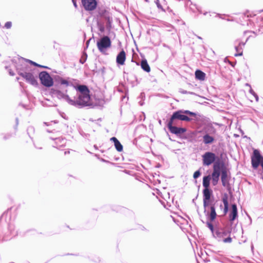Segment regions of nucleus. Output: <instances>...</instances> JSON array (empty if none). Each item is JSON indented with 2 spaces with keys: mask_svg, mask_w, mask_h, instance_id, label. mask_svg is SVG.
Segmentation results:
<instances>
[{
  "mask_svg": "<svg viewBox=\"0 0 263 263\" xmlns=\"http://www.w3.org/2000/svg\"><path fill=\"white\" fill-rule=\"evenodd\" d=\"M230 177L228 176V172L226 170H223L221 172V180L222 185L226 187L228 189H230V184L229 183Z\"/></svg>",
  "mask_w": 263,
  "mask_h": 263,
  "instance_id": "obj_11",
  "label": "nucleus"
},
{
  "mask_svg": "<svg viewBox=\"0 0 263 263\" xmlns=\"http://www.w3.org/2000/svg\"><path fill=\"white\" fill-rule=\"evenodd\" d=\"M173 122L168 121L167 123V127L170 132L176 135L183 134L186 132L184 128L177 127L175 126H172Z\"/></svg>",
  "mask_w": 263,
  "mask_h": 263,
  "instance_id": "obj_10",
  "label": "nucleus"
},
{
  "mask_svg": "<svg viewBox=\"0 0 263 263\" xmlns=\"http://www.w3.org/2000/svg\"><path fill=\"white\" fill-rule=\"evenodd\" d=\"M51 93L53 96L56 97L59 99H65L68 101L70 103V100H71L69 98V97L67 95H65L60 90L52 89L51 90Z\"/></svg>",
  "mask_w": 263,
  "mask_h": 263,
  "instance_id": "obj_14",
  "label": "nucleus"
},
{
  "mask_svg": "<svg viewBox=\"0 0 263 263\" xmlns=\"http://www.w3.org/2000/svg\"><path fill=\"white\" fill-rule=\"evenodd\" d=\"M126 60V53L122 50L120 51L117 56L116 62L118 64L123 65L125 63Z\"/></svg>",
  "mask_w": 263,
  "mask_h": 263,
  "instance_id": "obj_15",
  "label": "nucleus"
},
{
  "mask_svg": "<svg viewBox=\"0 0 263 263\" xmlns=\"http://www.w3.org/2000/svg\"><path fill=\"white\" fill-rule=\"evenodd\" d=\"M207 225H208V228L213 232V230H214V227H213V224L210 222H207Z\"/></svg>",
  "mask_w": 263,
  "mask_h": 263,
  "instance_id": "obj_28",
  "label": "nucleus"
},
{
  "mask_svg": "<svg viewBox=\"0 0 263 263\" xmlns=\"http://www.w3.org/2000/svg\"><path fill=\"white\" fill-rule=\"evenodd\" d=\"M183 114L192 116H196V114L195 112L190 111V110L183 111L181 110H179L174 112L173 114L169 121L173 122L174 119H177L181 121H190L191 120V119H190L189 117L184 115Z\"/></svg>",
  "mask_w": 263,
  "mask_h": 263,
  "instance_id": "obj_2",
  "label": "nucleus"
},
{
  "mask_svg": "<svg viewBox=\"0 0 263 263\" xmlns=\"http://www.w3.org/2000/svg\"><path fill=\"white\" fill-rule=\"evenodd\" d=\"M222 204H221V205H220V208H222Z\"/></svg>",
  "mask_w": 263,
  "mask_h": 263,
  "instance_id": "obj_33",
  "label": "nucleus"
},
{
  "mask_svg": "<svg viewBox=\"0 0 263 263\" xmlns=\"http://www.w3.org/2000/svg\"><path fill=\"white\" fill-rule=\"evenodd\" d=\"M82 3L85 9L87 11H92L97 7L96 0H82Z\"/></svg>",
  "mask_w": 263,
  "mask_h": 263,
  "instance_id": "obj_9",
  "label": "nucleus"
},
{
  "mask_svg": "<svg viewBox=\"0 0 263 263\" xmlns=\"http://www.w3.org/2000/svg\"><path fill=\"white\" fill-rule=\"evenodd\" d=\"M211 179V175H208L203 178V186L204 187V189L203 190V203L204 209L208 206L211 205L209 217L210 220L211 221H213L216 219L217 214L214 205L211 204L212 191L209 189Z\"/></svg>",
  "mask_w": 263,
  "mask_h": 263,
  "instance_id": "obj_1",
  "label": "nucleus"
},
{
  "mask_svg": "<svg viewBox=\"0 0 263 263\" xmlns=\"http://www.w3.org/2000/svg\"><path fill=\"white\" fill-rule=\"evenodd\" d=\"M246 86H248L250 87V90H249V91H250V93L251 95V96L250 97V101L251 102H253L254 101V100L252 98L253 97L254 99V100L256 102H257L258 101V97L257 96V95L256 93H255V92L253 91V90L252 89V88L251 87L250 85H249L248 84H246Z\"/></svg>",
  "mask_w": 263,
  "mask_h": 263,
  "instance_id": "obj_20",
  "label": "nucleus"
},
{
  "mask_svg": "<svg viewBox=\"0 0 263 263\" xmlns=\"http://www.w3.org/2000/svg\"><path fill=\"white\" fill-rule=\"evenodd\" d=\"M69 153H70V151H66L65 152V154H69Z\"/></svg>",
  "mask_w": 263,
  "mask_h": 263,
  "instance_id": "obj_31",
  "label": "nucleus"
},
{
  "mask_svg": "<svg viewBox=\"0 0 263 263\" xmlns=\"http://www.w3.org/2000/svg\"><path fill=\"white\" fill-rule=\"evenodd\" d=\"M220 174V173L219 167L214 166L213 167V171L211 176L212 180V184L213 185H216L217 184L219 181Z\"/></svg>",
  "mask_w": 263,
  "mask_h": 263,
  "instance_id": "obj_12",
  "label": "nucleus"
},
{
  "mask_svg": "<svg viewBox=\"0 0 263 263\" xmlns=\"http://www.w3.org/2000/svg\"><path fill=\"white\" fill-rule=\"evenodd\" d=\"M73 4H74V6H75V7H77V4L76 2H74L73 1Z\"/></svg>",
  "mask_w": 263,
  "mask_h": 263,
  "instance_id": "obj_30",
  "label": "nucleus"
},
{
  "mask_svg": "<svg viewBox=\"0 0 263 263\" xmlns=\"http://www.w3.org/2000/svg\"><path fill=\"white\" fill-rule=\"evenodd\" d=\"M110 140L114 142L115 146L117 151L121 152L123 151L122 145L116 137H112Z\"/></svg>",
  "mask_w": 263,
  "mask_h": 263,
  "instance_id": "obj_18",
  "label": "nucleus"
},
{
  "mask_svg": "<svg viewBox=\"0 0 263 263\" xmlns=\"http://www.w3.org/2000/svg\"><path fill=\"white\" fill-rule=\"evenodd\" d=\"M90 99L89 93L79 94L77 100L74 101L71 100H70V103L72 105L78 104L81 106H88L91 104Z\"/></svg>",
  "mask_w": 263,
  "mask_h": 263,
  "instance_id": "obj_3",
  "label": "nucleus"
},
{
  "mask_svg": "<svg viewBox=\"0 0 263 263\" xmlns=\"http://www.w3.org/2000/svg\"><path fill=\"white\" fill-rule=\"evenodd\" d=\"M216 132V130L214 129V131H213V133H215Z\"/></svg>",
  "mask_w": 263,
  "mask_h": 263,
  "instance_id": "obj_32",
  "label": "nucleus"
},
{
  "mask_svg": "<svg viewBox=\"0 0 263 263\" xmlns=\"http://www.w3.org/2000/svg\"><path fill=\"white\" fill-rule=\"evenodd\" d=\"M39 77L43 85L47 87H50L53 85V79L47 72H41L39 73Z\"/></svg>",
  "mask_w": 263,
  "mask_h": 263,
  "instance_id": "obj_5",
  "label": "nucleus"
},
{
  "mask_svg": "<svg viewBox=\"0 0 263 263\" xmlns=\"http://www.w3.org/2000/svg\"><path fill=\"white\" fill-rule=\"evenodd\" d=\"M60 83L62 85H65L67 86H68L69 84V82L67 80L64 79H61L60 80Z\"/></svg>",
  "mask_w": 263,
  "mask_h": 263,
  "instance_id": "obj_25",
  "label": "nucleus"
},
{
  "mask_svg": "<svg viewBox=\"0 0 263 263\" xmlns=\"http://www.w3.org/2000/svg\"><path fill=\"white\" fill-rule=\"evenodd\" d=\"M77 89L79 91L80 94L89 93V89L85 85H79L78 86Z\"/></svg>",
  "mask_w": 263,
  "mask_h": 263,
  "instance_id": "obj_22",
  "label": "nucleus"
},
{
  "mask_svg": "<svg viewBox=\"0 0 263 263\" xmlns=\"http://www.w3.org/2000/svg\"><path fill=\"white\" fill-rule=\"evenodd\" d=\"M238 216V212L237 205L235 204H233L231 206V209L230 211L229 214V221L231 223H233L234 220Z\"/></svg>",
  "mask_w": 263,
  "mask_h": 263,
  "instance_id": "obj_13",
  "label": "nucleus"
},
{
  "mask_svg": "<svg viewBox=\"0 0 263 263\" xmlns=\"http://www.w3.org/2000/svg\"><path fill=\"white\" fill-rule=\"evenodd\" d=\"M203 164L209 166L216 160V155L212 152H206L202 155Z\"/></svg>",
  "mask_w": 263,
  "mask_h": 263,
  "instance_id": "obj_6",
  "label": "nucleus"
},
{
  "mask_svg": "<svg viewBox=\"0 0 263 263\" xmlns=\"http://www.w3.org/2000/svg\"><path fill=\"white\" fill-rule=\"evenodd\" d=\"M97 46L101 52H104L106 49L111 46V41L108 36H104L97 42Z\"/></svg>",
  "mask_w": 263,
  "mask_h": 263,
  "instance_id": "obj_4",
  "label": "nucleus"
},
{
  "mask_svg": "<svg viewBox=\"0 0 263 263\" xmlns=\"http://www.w3.org/2000/svg\"><path fill=\"white\" fill-rule=\"evenodd\" d=\"M222 200L224 204L223 215H226L228 212L229 208L228 197L227 194H224V195L222 197Z\"/></svg>",
  "mask_w": 263,
  "mask_h": 263,
  "instance_id": "obj_17",
  "label": "nucleus"
},
{
  "mask_svg": "<svg viewBox=\"0 0 263 263\" xmlns=\"http://www.w3.org/2000/svg\"><path fill=\"white\" fill-rule=\"evenodd\" d=\"M28 61L30 63H31V64H32V65H33L35 66H37V67H42V68H47V67H46V66H42V65H39V64H38L36 63L35 62H33V61H31V60H28Z\"/></svg>",
  "mask_w": 263,
  "mask_h": 263,
  "instance_id": "obj_24",
  "label": "nucleus"
},
{
  "mask_svg": "<svg viewBox=\"0 0 263 263\" xmlns=\"http://www.w3.org/2000/svg\"><path fill=\"white\" fill-rule=\"evenodd\" d=\"M195 78L196 79L200 80V81H203L205 80V74L202 71L200 70H197L195 71Z\"/></svg>",
  "mask_w": 263,
  "mask_h": 263,
  "instance_id": "obj_19",
  "label": "nucleus"
},
{
  "mask_svg": "<svg viewBox=\"0 0 263 263\" xmlns=\"http://www.w3.org/2000/svg\"><path fill=\"white\" fill-rule=\"evenodd\" d=\"M215 141L214 137L210 136L208 134H206L203 136V142L204 144H211Z\"/></svg>",
  "mask_w": 263,
  "mask_h": 263,
  "instance_id": "obj_16",
  "label": "nucleus"
},
{
  "mask_svg": "<svg viewBox=\"0 0 263 263\" xmlns=\"http://www.w3.org/2000/svg\"><path fill=\"white\" fill-rule=\"evenodd\" d=\"M231 233V231L230 230L228 232L223 231L222 232L217 231L216 235L217 237L223 238L222 241L224 243H231L232 242V238L230 236Z\"/></svg>",
  "mask_w": 263,
  "mask_h": 263,
  "instance_id": "obj_8",
  "label": "nucleus"
},
{
  "mask_svg": "<svg viewBox=\"0 0 263 263\" xmlns=\"http://www.w3.org/2000/svg\"><path fill=\"white\" fill-rule=\"evenodd\" d=\"M178 124L177 119H174L173 122L172 126H175Z\"/></svg>",
  "mask_w": 263,
  "mask_h": 263,
  "instance_id": "obj_29",
  "label": "nucleus"
},
{
  "mask_svg": "<svg viewBox=\"0 0 263 263\" xmlns=\"http://www.w3.org/2000/svg\"><path fill=\"white\" fill-rule=\"evenodd\" d=\"M20 76L25 79L26 81L33 86H36L38 83L35 78L30 72H21L19 73Z\"/></svg>",
  "mask_w": 263,
  "mask_h": 263,
  "instance_id": "obj_7",
  "label": "nucleus"
},
{
  "mask_svg": "<svg viewBox=\"0 0 263 263\" xmlns=\"http://www.w3.org/2000/svg\"><path fill=\"white\" fill-rule=\"evenodd\" d=\"M200 175H201L200 172L199 171H197L194 173L193 177H194V178L196 179L198 177H199L200 176Z\"/></svg>",
  "mask_w": 263,
  "mask_h": 263,
  "instance_id": "obj_26",
  "label": "nucleus"
},
{
  "mask_svg": "<svg viewBox=\"0 0 263 263\" xmlns=\"http://www.w3.org/2000/svg\"><path fill=\"white\" fill-rule=\"evenodd\" d=\"M12 26V23L11 22H7L5 24V27L7 29H10Z\"/></svg>",
  "mask_w": 263,
  "mask_h": 263,
  "instance_id": "obj_27",
  "label": "nucleus"
},
{
  "mask_svg": "<svg viewBox=\"0 0 263 263\" xmlns=\"http://www.w3.org/2000/svg\"><path fill=\"white\" fill-rule=\"evenodd\" d=\"M235 49L237 52V53L235 54V56H241L242 55L243 51L240 45L236 47Z\"/></svg>",
  "mask_w": 263,
  "mask_h": 263,
  "instance_id": "obj_23",
  "label": "nucleus"
},
{
  "mask_svg": "<svg viewBox=\"0 0 263 263\" xmlns=\"http://www.w3.org/2000/svg\"><path fill=\"white\" fill-rule=\"evenodd\" d=\"M141 66L143 70L147 72H149L151 71V68L146 60H142L141 62Z\"/></svg>",
  "mask_w": 263,
  "mask_h": 263,
  "instance_id": "obj_21",
  "label": "nucleus"
}]
</instances>
